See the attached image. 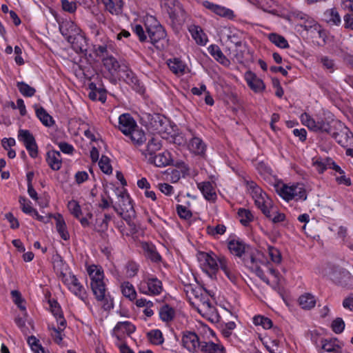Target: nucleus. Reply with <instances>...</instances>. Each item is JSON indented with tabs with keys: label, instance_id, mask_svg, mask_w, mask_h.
<instances>
[{
	"label": "nucleus",
	"instance_id": "60",
	"mask_svg": "<svg viewBox=\"0 0 353 353\" xmlns=\"http://www.w3.org/2000/svg\"><path fill=\"white\" fill-rule=\"evenodd\" d=\"M99 166L101 171L105 174H111L112 168L110 165V159L105 156H102L99 161Z\"/></svg>",
	"mask_w": 353,
	"mask_h": 353
},
{
	"label": "nucleus",
	"instance_id": "29",
	"mask_svg": "<svg viewBox=\"0 0 353 353\" xmlns=\"http://www.w3.org/2000/svg\"><path fill=\"white\" fill-rule=\"evenodd\" d=\"M50 310L54 316L59 327L61 330H64L66 326V321L63 317L61 308L56 301H49Z\"/></svg>",
	"mask_w": 353,
	"mask_h": 353
},
{
	"label": "nucleus",
	"instance_id": "54",
	"mask_svg": "<svg viewBox=\"0 0 353 353\" xmlns=\"http://www.w3.org/2000/svg\"><path fill=\"white\" fill-rule=\"evenodd\" d=\"M234 321H229L221 325V333L224 338L229 339L233 336V330L236 328Z\"/></svg>",
	"mask_w": 353,
	"mask_h": 353
},
{
	"label": "nucleus",
	"instance_id": "13",
	"mask_svg": "<svg viewBox=\"0 0 353 353\" xmlns=\"http://www.w3.org/2000/svg\"><path fill=\"white\" fill-rule=\"evenodd\" d=\"M61 281L67 286L68 289L75 296L84 300L86 298V292L84 287L79 281L75 275L61 272Z\"/></svg>",
	"mask_w": 353,
	"mask_h": 353
},
{
	"label": "nucleus",
	"instance_id": "20",
	"mask_svg": "<svg viewBox=\"0 0 353 353\" xmlns=\"http://www.w3.org/2000/svg\"><path fill=\"white\" fill-rule=\"evenodd\" d=\"M137 124L134 118L128 113H123L119 117V130L125 136H128Z\"/></svg>",
	"mask_w": 353,
	"mask_h": 353
},
{
	"label": "nucleus",
	"instance_id": "62",
	"mask_svg": "<svg viewBox=\"0 0 353 353\" xmlns=\"http://www.w3.org/2000/svg\"><path fill=\"white\" fill-rule=\"evenodd\" d=\"M339 175H336L335 179L338 184L349 186L351 185V180L347 177L343 170L335 171Z\"/></svg>",
	"mask_w": 353,
	"mask_h": 353
},
{
	"label": "nucleus",
	"instance_id": "50",
	"mask_svg": "<svg viewBox=\"0 0 353 353\" xmlns=\"http://www.w3.org/2000/svg\"><path fill=\"white\" fill-rule=\"evenodd\" d=\"M261 341L270 353H276L279 348V341L276 339L267 336L261 339Z\"/></svg>",
	"mask_w": 353,
	"mask_h": 353
},
{
	"label": "nucleus",
	"instance_id": "22",
	"mask_svg": "<svg viewBox=\"0 0 353 353\" xmlns=\"http://www.w3.org/2000/svg\"><path fill=\"white\" fill-rule=\"evenodd\" d=\"M118 203L113 206L114 210L122 215L124 212H128L130 210H133V206L130 195L125 192H121L119 196Z\"/></svg>",
	"mask_w": 353,
	"mask_h": 353
},
{
	"label": "nucleus",
	"instance_id": "17",
	"mask_svg": "<svg viewBox=\"0 0 353 353\" xmlns=\"http://www.w3.org/2000/svg\"><path fill=\"white\" fill-rule=\"evenodd\" d=\"M243 77L248 86L254 93H261L265 90V83L254 72L250 70L246 71Z\"/></svg>",
	"mask_w": 353,
	"mask_h": 353
},
{
	"label": "nucleus",
	"instance_id": "42",
	"mask_svg": "<svg viewBox=\"0 0 353 353\" xmlns=\"http://www.w3.org/2000/svg\"><path fill=\"white\" fill-rule=\"evenodd\" d=\"M223 37H225L228 41L237 44L239 43V31L233 26H225L221 30Z\"/></svg>",
	"mask_w": 353,
	"mask_h": 353
},
{
	"label": "nucleus",
	"instance_id": "35",
	"mask_svg": "<svg viewBox=\"0 0 353 353\" xmlns=\"http://www.w3.org/2000/svg\"><path fill=\"white\" fill-rule=\"evenodd\" d=\"M265 12L275 14L276 3L274 0H248Z\"/></svg>",
	"mask_w": 353,
	"mask_h": 353
},
{
	"label": "nucleus",
	"instance_id": "15",
	"mask_svg": "<svg viewBox=\"0 0 353 353\" xmlns=\"http://www.w3.org/2000/svg\"><path fill=\"white\" fill-rule=\"evenodd\" d=\"M136 330V327L128 321L118 322L112 331L115 342H125L126 336H130Z\"/></svg>",
	"mask_w": 353,
	"mask_h": 353
},
{
	"label": "nucleus",
	"instance_id": "32",
	"mask_svg": "<svg viewBox=\"0 0 353 353\" xmlns=\"http://www.w3.org/2000/svg\"><path fill=\"white\" fill-rule=\"evenodd\" d=\"M188 149L195 154L202 155L205 152L206 145L201 138L194 137L189 141Z\"/></svg>",
	"mask_w": 353,
	"mask_h": 353
},
{
	"label": "nucleus",
	"instance_id": "43",
	"mask_svg": "<svg viewBox=\"0 0 353 353\" xmlns=\"http://www.w3.org/2000/svg\"><path fill=\"white\" fill-rule=\"evenodd\" d=\"M36 114L41 122L47 127H50L54 124L52 117L42 108H36Z\"/></svg>",
	"mask_w": 353,
	"mask_h": 353
},
{
	"label": "nucleus",
	"instance_id": "49",
	"mask_svg": "<svg viewBox=\"0 0 353 353\" xmlns=\"http://www.w3.org/2000/svg\"><path fill=\"white\" fill-rule=\"evenodd\" d=\"M17 138L20 142L23 143L24 146L36 141L33 134L28 130L20 129L18 131Z\"/></svg>",
	"mask_w": 353,
	"mask_h": 353
},
{
	"label": "nucleus",
	"instance_id": "3",
	"mask_svg": "<svg viewBox=\"0 0 353 353\" xmlns=\"http://www.w3.org/2000/svg\"><path fill=\"white\" fill-rule=\"evenodd\" d=\"M102 63L103 68L111 77H117L119 72L122 70L124 74L123 77L125 79L127 83L139 92L143 91L142 86L140 85L139 81L132 71L128 70L126 66L122 68L117 59L112 55L103 57L102 59Z\"/></svg>",
	"mask_w": 353,
	"mask_h": 353
},
{
	"label": "nucleus",
	"instance_id": "45",
	"mask_svg": "<svg viewBox=\"0 0 353 353\" xmlns=\"http://www.w3.org/2000/svg\"><path fill=\"white\" fill-rule=\"evenodd\" d=\"M159 316L163 321L170 322L175 316V310L168 305H165L159 310Z\"/></svg>",
	"mask_w": 353,
	"mask_h": 353
},
{
	"label": "nucleus",
	"instance_id": "24",
	"mask_svg": "<svg viewBox=\"0 0 353 353\" xmlns=\"http://www.w3.org/2000/svg\"><path fill=\"white\" fill-rule=\"evenodd\" d=\"M228 248L231 254L241 257L245 253L247 245L239 238L230 237L228 241Z\"/></svg>",
	"mask_w": 353,
	"mask_h": 353
},
{
	"label": "nucleus",
	"instance_id": "30",
	"mask_svg": "<svg viewBox=\"0 0 353 353\" xmlns=\"http://www.w3.org/2000/svg\"><path fill=\"white\" fill-rule=\"evenodd\" d=\"M210 54L219 63L224 66H229L230 60L223 54L220 48L215 44H212L208 48Z\"/></svg>",
	"mask_w": 353,
	"mask_h": 353
},
{
	"label": "nucleus",
	"instance_id": "21",
	"mask_svg": "<svg viewBox=\"0 0 353 353\" xmlns=\"http://www.w3.org/2000/svg\"><path fill=\"white\" fill-rule=\"evenodd\" d=\"M197 188L203 197L210 202H214L217 199L216 185L210 181H203L197 183Z\"/></svg>",
	"mask_w": 353,
	"mask_h": 353
},
{
	"label": "nucleus",
	"instance_id": "10",
	"mask_svg": "<svg viewBox=\"0 0 353 353\" xmlns=\"http://www.w3.org/2000/svg\"><path fill=\"white\" fill-rule=\"evenodd\" d=\"M140 293L148 296L161 294L163 288L161 280L153 275H145L137 285Z\"/></svg>",
	"mask_w": 353,
	"mask_h": 353
},
{
	"label": "nucleus",
	"instance_id": "46",
	"mask_svg": "<svg viewBox=\"0 0 353 353\" xmlns=\"http://www.w3.org/2000/svg\"><path fill=\"white\" fill-rule=\"evenodd\" d=\"M269 40L277 47L286 49L290 47L288 41L284 37L276 33H270L268 35Z\"/></svg>",
	"mask_w": 353,
	"mask_h": 353
},
{
	"label": "nucleus",
	"instance_id": "39",
	"mask_svg": "<svg viewBox=\"0 0 353 353\" xmlns=\"http://www.w3.org/2000/svg\"><path fill=\"white\" fill-rule=\"evenodd\" d=\"M324 20L333 26H339L341 23L340 14L336 8L327 9L323 13Z\"/></svg>",
	"mask_w": 353,
	"mask_h": 353
},
{
	"label": "nucleus",
	"instance_id": "18",
	"mask_svg": "<svg viewBox=\"0 0 353 353\" xmlns=\"http://www.w3.org/2000/svg\"><path fill=\"white\" fill-rule=\"evenodd\" d=\"M312 165L319 174L323 173L327 169L341 170V167L330 158L314 157L312 159Z\"/></svg>",
	"mask_w": 353,
	"mask_h": 353
},
{
	"label": "nucleus",
	"instance_id": "31",
	"mask_svg": "<svg viewBox=\"0 0 353 353\" xmlns=\"http://www.w3.org/2000/svg\"><path fill=\"white\" fill-rule=\"evenodd\" d=\"M201 350L204 353H225V349L221 343L210 341L201 342Z\"/></svg>",
	"mask_w": 353,
	"mask_h": 353
},
{
	"label": "nucleus",
	"instance_id": "57",
	"mask_svg": "<svg viewBox=\"0 0 353 353\" xmlns=\"http://www.w3.org/2000/svg\"><path fill=\"white\" fill-rule=\"evenodd\" d=\"M143 250L147 252L148 257L153 261L157 262L161 260L160 254L156 251L152 245L144 243L143 245Z\"/></svg>",
	"mask_w": 353,
	"mask_h": 353
},
{
	"label": "nucleus",
	"instance_id": "27",
	"mask_svg": "<svg viewBox=\"0 0 353 353\" xmlns=\"http://www.w3.org/2000/svg\"><path fill=\"white\" fill-rule=\"evenodd\" d=\"M46 162L52 170H59L62 166V158L60 152L54 150H49L46 154Z\"/></svg>",
	"mask_w": 353,
	"mask_h": 353
},
{
	"label": "nucleus",
	"instance_id": "47",
	"mask_svg": "<svg viewBox=\"0 0 353 353\" xmlns=\"http://www.w3.org/2000/svg\"><path fill=\"white\" fill-rule=\"evenodd\" d=\"M252 323L256 326H261L263 329H270L273 325L272 320L263 315L254 316L252 318Z\"/></svg>",
	"mask_w": 353,
	"mask_h": 353
},
{
	"label": "nucleus",
	"instance_id": "58",
	"mask_svg": "<svg viewBox=\"0 0 353 353\" xmlns=\"http://www.w3.org/2000/svg\"><path fill=\"white\" fill-rule=\"evenodd\" d=\"M206 231L208 234L216 236L223 234L226 231V227L223 224H218L215 226L209 225L206 228Z\"/></svg>",
	"mask_w": 353,
	"mask_h": 353
},
{
	"label": "nucleus",
	"instance_id": "64",
	"mask_svg": "<svg viewBox=\"0 0 353 353\" xmlns=\"http://www.w3.org/2000/svg\"><path fill=\"white\" fill-rule=\"evenodd\" d=\"M144 24L147 32L149 30V29L155 28L161 25L157 19L152 15H146L144 17Z\"/></svg>",
	"mask_w": 353,
	"mask_h": 353
},
{
	"label": "nucleus",
	"instance_id": "44",
	"mask_svg": "<svg viewBox=\"0 0 353 353\" xmlns=\"http://www.w3.org/2000/svg\"><path fill=\"white\" fill-rule=\"evenodd\" d=\"M299 305L303 309L310 310L315 306L316 299L314 296L309 293L301 295L299 299Z\"/></svg>",
	"mask_w": 353,
	"mask_h": 353
},
{
	"label": "nucleus",
	"instance_id": "1",
	"mask_svg": "<svg viewBox=\"0 0 353 353\" xmlns=\"http://www.w3.org/2000/svg\"><path fill=\"white\" fill-rule=\"evenodd\" d=\"M86 271L90 280L92 291L101 307L105 311L110 310L114 307L113 299L106 292L104 272L101 266L89 265Z\"/></svg>",
	"mask_w": 353,
	"mask_h": 353
},
{
	"label": "nucleus",
	"instance_id": "55",
	"mask_svg": "<svg viewBox=\"0 0 353 353\" xmlns=\"http://www.w3.org/2000/svg\"><path fill=\"white\" fill-rule=\"evenodd\" d=\"M19 202L21 207L22 211L25 214H29L30 216L33 215V213L35 212L36 210L32 207V203L30 201H28L23 196H20Z\"/></svg>",
	"mask_w": 353,
	"mask_h": 353
},
{
	"label": "nucleus",
	"instance_id": "8",
	"mask_svg": "<svg viewBox=\"0 0 353 353\" xmlns=\"http://www.w3.org/2000/svg\"><path fill=\"white\" fill-rule=\"evenodd\" d=\"M286 19L289 21L300 20L303 22L302 26L307 31H310L314 37L321 38L325 41L326 37L325 31L322 27L316 23L313 19L310 17L303 12L294 8H291L286 15Z\"/></svg>",
	"mask_w": 353,
	"mask_h": 353
},
{
	"label": "nucleus",
	"instance_id": "40",
	"mask_svg": "<svg viewBox=\"0 0 353 353\" xmlns=\"http://www.w3.org/2000/svg\"><path fill=\"white\" fill-rule=\"evenodd\" d=\"M122 294L131 301L136 300L137 293L134 285L129 281H124L121 284Z\"/></svg>",
	"mask_w": 353,
	"mask_h": 353
},
{
	"label": "nucleus",
	"instance_id": "38",
	"mask_svg": "<svg viewBox=\"0 0 353 353\" xmlns=\"http://www.w3.org/2000/svg\"><path fill=\"white\" fill-rule=\"evenodd\" d=\"M128 137L136 145H142L146 139L144 131L138 125L131 130Z\"/></svg>",
	"mask_w": 353,
	"mask_h": 353
},
{
	"label": "nucleus",
	"instance_id": "48",
	"mask_svg": "<svg viewBox=\"0 0 353 353\" xmlns=\"http://www.w3.org/2000/svg\"><path fill=\"white\" fill-rule=\"evenodd\" d=\"M237 214L239 221L245 226H247L254 219L253 214L251 211L248 209L240 208L239 209Z\"/></svg>",
	"mask_w": 353,
	"mask_h": 353
},
{
	"label": "nucleus",
	"instance_id": "11",
	"mask_svg": "<svg viewBox=\"0 0 353 353\" xmlns=\"http://www.w3.org/2000/svg\"><path fill=\"white\" fill-rule=\"evenodd\" d=\"M197 259L201 269L210 276L215 275L219 270L220 255L210 252H199Z\"/></svg>",
	"mask_w": 353,
	"mask_h": 353
},
{
	"label": "nucleus",
	"instance_id": "5",
	"mask_svg": "<svg viewBox=\"0 0 353 353\" xmlns=\"http://www.w3.org/2000/svg\"><path fill=\"white\" fill-rule=\"evenodd\" d=\"M246 189L252 196L255 205L267 217H271V209L273 208L272 199L268 194L254 181H247Z\"/></svg>",
	"mask_w": 353,
	"mask_h": 353
},
{
	"label": "nucleus",
	"instance_id": "59",
	"mask_svg": "<svg viewBox=\"0 0 353 353\" xmlns=\"http://www.w3.org/2000/svg\"><path fill=\"white\" fill-rule=\"evenodd\" d=\"M69 212L77 219H79L82 212L79 203L74 200L70 201L68 203Z\"/></svg>",
	"mask_w": 353,
	"mask_h": 353
},
{
	"label": "nucleus",
	"instance_id": "7",
	"mask_svg": "<svg viewBox=\"0 0 353 353\" xmlns=\"http://www.w3.org/2000/svg\"><path fill=\"white\" fill-rule=\"evenodd\" d=\"M301 123L308 129L314 132H321L331 133L332 128L334 127V121H337L331 115H323L311 117L309 114L304 112L300 116Z\"/></svg>",
	"mask_w": 353,
	"mask_h": 353
},
{
	"label": "nucleus",
	"instance_id": "6",
	"mask_svg": "<svg viewBox=\"0 0 353 353\" xmlns=\"http://www.w3.org/2000/svg\"><path fill=\"white\" fill-rule=\"evenodd\" d=\"M191 303L203 317L211 322L219 321L217 310L206 293L199 294V292H196L194 299Z\"/></svg>",
	"mask_w": 353,
	"mask_h": 353
},
{
	"label": "nucleus",
	"instance_id": "9",
	"mask_svg": "<svg viewBox=\"0 0 353 353\" xmlns=\"http://www.w3.org/2000/svg\"><path fill=\"white\" fill-rule=\"evenodd\" d=\"M323 276L331 279L336 284L347 289L353 288V276L346 270L327 266L323 272Z\"/></svg>",
	"mask_w": 353,
	"mask_h": 353
},
{
	"label": "nucleus",
	"instance_id": "4",
	"mask_svg": "<svg viewBox=\"0 0 353 353\" xmlns=\"http://www.w3.org/2000/svg\"><path fill=\"white\" fill-rule=\"evenodd\" d=\"M276 193L286 202H303L307 200L310 190L301 182L279 183L275 186Z\"/></svg>",
	"mask_w": 353,
	"mask_h": 353
},
{
	"label": "nucleus",
	"instance_id": "28",
	"mask_svg": "<svg viewBox=\"0 0 353 353\" xmlns=\"http://www.w3.org/2000/svg\"><path fill=\"white\" fill-rule=\"evenodd\" d=\"M188 30L195 42L200 46L206 45L208 41L206 34L203 32L202 28L196 25H191L188 28Z\"/></svg>",
	"mask_w": 353,
	"mask_h": 353
},
{
	"label": "nucleus",
	"instance_id": "41",
	"mask_svg": "<svg viewBox=\"0 0 353 353\" xmlns=\"http://www.w3.org/2000/svg\"><path fill=\"white\" fill-rule=\"evenodd\" d=\"M170 70L176 75H183L185 73V64L180 59L174 58L168 61Z\"/></svg>",
	"mask_w": 353,
	"mask_h": 353
},
{
	"label": "nucleus",
	"instance_id": "53",
	"mask_svg": "<svg viewBox=\"0 0 353 353\" xmlns=\"http://www.w3.org/2000/svg\"><path fill=\"white\" fill-rule=\"evenodd\" d=\"M148 336L150 341L154 345H161L164 341L163 334L159 330H151L148 333Z\"/></svg>",
	"mask_w": 353,
	"mask_h": 353
},
{
	"label": "nucleus",
	"instance_id": "23",
	"mask_svg": "<svg viewBox=\"0 0 353 353\" xmlns=\"http://www.w3.org/2000/svg\"><path fill=\"white\" fill-rule=\"evenodd\" d=\"M97 2L99 5H103L105 10L112 14L118 15L122 12L123 0H97Z\"/></svg>",
	"mask_w": 353,
	"mask_h": 353
},
{
	"label": "nucleus",
	"instance_id": "33",
	"mask_svg": "<svg viewBox=\"0 0 353 353\" xmlns=\"http://www.w3.org/2000/svg\"><path fill=\"white\" fill-rule=\"evenodd\" d=\"M114 48L112 42L107 38H105L102 44L95 45L94 51L96 56L103 59L108 55L109 50H112Z\"/></svg>",
	"mask_w": 353,
	"mask_h": 353
},
{
	"label": "nucleus",
	"instance_id": "36",
	"mask_svg": "<svg viewBox=\"0 0 353 353\" xmlns=\"http://www.w3.org/2000/svg\"><path fill=\"white\" fill-rule=\"evenodd\" d=\"M161 148V143L156 138H152L148 143L146 149L143 152L147 160H149L150 157L156 154V152Z\"/></svg>",
	"mask_w": 353,
	"mask_h": 353
},
{
	"label": "nucleus",
	"instance_id": "2",
	"mask_svg": "<svg viewBox=\"0 0 353 353\" xmlns=\"http://www.w3.org/2000/svg\"><path fill=\"white\" fill-rule=\"evenodd\" d=\"M60 31L72 45L76 52H86L88 48L87 38L81 28L73 21H68L60 26Z\"/></svg>",
	"mask_w": 353,
	"mask_h": 353
},
{
	"label": "nucleus",
	"instance_id": "26",
	"mask_svg": "<svg viewBox=\"0 0 353 353\" xmlns=\"http://www.w3.org/2000/svg\"><path fill=\"white\" fill-rule=\"evenodd\" d=\"M50 216L54 219L56 230L61 238L64 241L68 240L70 239V234L63 216L61 214L57 213L55 214H50Z\"/></svg>",
	"mask_w": 353,
	"mask_h": 353
},
{
	"label": "nucleus",
	"instance_id": "19",
	"mask_svg": "<svg viewBox=\"0 0 353 353\" xmlns=\"http://www.w3.org/2000/svg\"><path fill=\"white\" fill-rule=\"evenodd\" d=\"M203 6L206 9L209 10L210 11L219 17H225L229 19H232L235 17L234 11L232 10L231 9L222 6L221 5L214 3L209 1H204L203 2Z\"/></svg>",
	"mask_w": 353,
	"mask_h": 353
},
{
	"label": "nucleus",
	"instance_id": "63",
	"mask_svg": "<svg viewBox=\"0 0 353 353\" xmlns=\"http://www.w3.org/2000/svg\"><path fill=\"white\" fill-rule=\"evenodd\" d=\"M345 325V322L341 318H336L332 322L331 327L334 333L340 334L344 330Z\"/></svg>",
	"mask_w": 353,
	"mask_h": 353
},
{
	"label": "nucleus",
	"instance_id": "34",
	"mask_svg": "<svg viewBox=\"0 0 353 353\" xmlns=\"http://www.w3.org/2000/svg\"><path fill=\"white\" fill-rule=\"evenodd\" d=\"M321 347L327 352L340 353L342 350V344L336 339L322 340Z\"/></svg>",
	"mask_w": 353,
	"mask_h": 353
},
{
	"label": "nucleus",
	"instance_id": "37",
	"mask_svg": "<svg viewBox=\"0 0 353 353\" xmlns=\"http://www.w3.org/2000/svg\"><path fill=\"white\" fill-rule=\"evenodd\" d=\"M147 32L153 44H155L161 40L165 39L166 37V32L161 25L155 28L149 29Z\"/></svg>",
	"mask_w": 353,
	"mask_h": 353
},
{
	"label": "nucleus",
	"instance_id": "51",
	"mask_svg": "<svg viewBox=\"0 0 353 353\" xmlns=\"http://www.w3.org/2000/svg\"><path fill=\"white\" fill-rule=\"evenodd\" d=\"M17 86L20 93L24 97H31L34 96L36 92V90L34 88L23 81L18 82Z\"/></svg>",
	"mask_w": 353,
	"mask_h": 353
},
{
	"label": "nucleus",
	"instance_id": "52",
	"mask_svg": "<svg viewBox=\"0 0 353 353\" xmlns=\"http://www.w3.org/2000/svg\"><path fill=\"white\" fill-rule=\"evenodd\" d=\"M11 295L14 303L23 312L24 316L26 315V307L24 303V299L21 297V293L17 290H12Z\"/></svg>",
	"mask_w": 353,
	"mask_h": 353
},
{
	"label": "nucleus",
	"instance_id": "12",
	"mask_svg": "<svg viewBox=\"0 0 353 353\" xmlns=\"http://www.w3.org/2000/svg\"><path fill=\"white\" fill-rule=\"evenodd\" d=\"M334 132H331L333 138L342 147H353V134L341 121H334Z\"/></svg>",
	"mask_w": 353,
	"mask_h": 353
},
{
	"label": "nucleus",
	"instance_id": "25",
	"mask_svg": "<svg viewBox=\"0 0 353 353\" xmlns=\"http://www.w3.org/2000/svg\"><path fill=\"white\" fill-rule=\"evenodd\" d=\"M148 161L156 167L163 168L169 165L172 163V159L171 154L168 151H164L150 157Z\"/></svg>",
	"mask_w": 353,
	"mask_h": 353
},
{
	"label": "nucleus",
	"instance_id": "56",
	"mask_svg": "<svg viewBox=\"0 0 353 353\" xmlns=\"http://www.w3.org/2000/svg\"><path fill=\"white\" fill-rule=\"evenodd\" d=\"M224 272H228L229 270L236 268L234 263L230 261L225 256L220 254V259L219 263V268Z\"/></svg>",
	"mask_w": 353,
	"mask_h": 353
},
{
	"label": "nucleus",
	"instance_id": "61",
	"mask_svg": "<svg viewBox=\"0 0 353 353\" xmlns=\"http://www.w3.org/2000/svg\"><path fill=\"white\" fill-rule=\"evenodd\" d=\"M48 327L52 330L51 335L54 342L59 345H62V332L63 330L59 329L58 324L57 327H56L54 325H49Z\"/></svg>",
	"mask_w": 353,
	"mask_h": 353
},
{
	"label": "nucleus",
	"instance_id": "16",
	"mask_svg": "<svg viewBox=\"0 0 353 353\" xmlns=\"http://www.w3.org/2000/svg\"><path fill=\"white\" fill-rule=\"evenodd\" d=\"M181 345L188 352L194 353L201 349V342L195 332L186 330L182 332Z\"/></svg>",
	"mask_w": 353,
	"mask_h": 353
},
{
	"label": "nucleus",
	"instance_id": "14",
	"mask_svg": "<svg viewBox=\"0 0 353 353\" xmlns=\"http://www.w3.org/2000/svg\"><path fill=\"white\" fill-rule=\"evenodd\" d=\"M161 6L172 21H178L184 16L183 8L178 0H162Z\"/></svg>",
	"mask_w": 353,
	"mask_h": 353
}]
</instances>
